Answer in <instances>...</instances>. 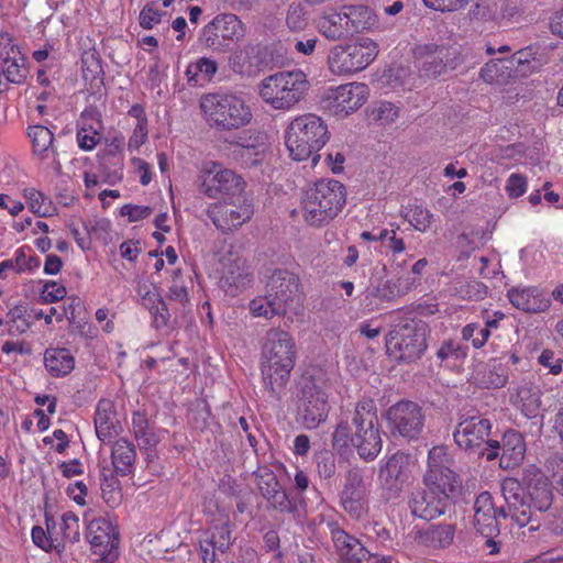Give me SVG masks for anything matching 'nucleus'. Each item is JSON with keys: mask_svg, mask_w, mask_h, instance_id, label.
Returning a JSON list of instances; mask_svg holds the SVG:
<instances>
[{"mask_svg": "<svg viewBox=\"0 0 563 563\" xmlns=\"http://www.w3.org/2000/svg\"><path fill=\"white\" fill-rule=\"evenodd\" d=\"M320 32L330 40H340L350 36V29L344 12L323 16L319 22Z\"/></svg>", "mask_w": 563, "mask_h": 563, "instance_id": "obj_32", "label": "nucleus"}, {"mask_svg": "<svg viewBox=\"0 0 563 563\" xmlns=\"http://www.w3.org/2000/svg\"><path fill=\"white\" fill-rule=\"evenodd\" d=\"M133 433L141 449H150L155 446L159 439L144 413L134 412L132 417Z\"/></svg>", "mask_w": 563, "mask_h": 563, "instance_id": "obj_34", "label": "nucleus"}, {"mask_svg": "<svg viewBox=\"0 0 563 563\" xmlns=\"http://www.w3.org/2000/svg\"><path fill=\"white\" fill-rule=\"evenodd\" d=\"M24 197L26 198L29 207L33 213L38 217L51 216L53 209L52 200L45 197L41 191H37L34 188L25 189Z\"/></svg>", "mask_w": 563, "mask_h": 563, "instance_id": "obj_39", "label": "nucleus"}, {"mask_svg": "<svg viewBox=\"0 0 563 563\" xmlns=\"http://www.w3.org/2000/svg\"><path fill=\"white\" fill-rule=\"evenodd\" d=\"M499 451H501L499 456L501 468L510 470L519 466L526 453V443L522 435L515 430L505 432Z\"/></svg>", "mask_w": 563, "mask_h": 563, "instance_id": "obj_25", "label": "nucleus"}, {"mask_svg": "<svg viewBox=\"0 0 563 563\" xmlns=\"http://www.w3.org/2000/svg\"><path fill=\"white\" fill-rule=\"evenodd\" d=\"M218 167L219 165H214L213 169L206 173L201 178L200 191L210 198H217L220 195Z\"/></svg>", "mask_w": 563, "mask_h": 563, "instance_id": "obj_49", "label": "nucleus"}, {"mask_svg": "<svg viewBox=\"0 0 563 563\" xmlns=\"http://www.w3.org/2000/svg\"><path fill=\"white\" fill-rule=\"evenodd\" d=\"M508 298L514 307L525 312L537 313L547 310L550 306L549 299L533 287L529 288H511L508 290Z\"/></svg>", "mask_w": 563, "mask_h": 563, "instance_id": "obj_26", "label": "nucleus"}, {"mask_svg": "<svg viewBox=\"0 0 563 563\" xmlns=\"http://www.w3.org/2000/svg\"><path fill=\"white\" fill-rule=\"evenodd\" d=\"M163 13L158 10L152 8L150 4H146L142 11L140 12V25L143 29L150 30L154 26V24H157L161 22Z\"/></svg>", "mask_w": 563, "mask_h": 563, "instance_id": "obj_55", "label": "nucleus"}, {"mask_svg": "<svg viewBox=\"0 0 563 563\" xmlns=\"http://www.w3.org/2000/svg\"><path fill=\"white\" fill-rule=\"evenodd\" d=\"M424 412L422 408L409 400L393 405L387 410V420L393 435H400L407 440H416L424 427Z\"/></svg>", "mask_w": 563, "mask_h": 563, "instance_id": "obj_15", "label": "nucleus"}, {"mask_svg": "<svg viewBox=\"0 0 563 563\" xmlns=\"http://www.w3.org/2000/svg\"><path fill=\"white\" fill-rule=\"evenodd\" d=\"M320 383L306 374L297 383V419L307 429H316L328 418V395Z\"/></svg>", "mask_w": 563, "mask_h": 563, "instance_id": "obj_11", "label": "nucleus"}, {"mask_svg": "<svg viewBox=\"0 0 563 563\" xmlns=\"http://www.w3.org/2000/svg\"><path fill=\"white\" fill-rule=\"evenodd\" d=\"M368 87L361 82H351L324 91L322 107L334 115L344 118L364 104Z\"/></svg>", "mask_w": 563, "mask_h": 563, "instance_id": "obj_14", "label": "nucleus"}, {"mask_svg": "<svg viewBox=\"0 0 563 563\" xmlns=\"http://www.w3.org/2000/svg\"><path fill=\"white\" fill-rule=\"evenodd\" d=\"M371 117L375 121H380L382 124H388L397 119L398 108L391 102L384 101L372 110Z\"/></svg>", "mask_w": 563, "mask_h": 563, "instance_id": "obj_48", "label": "nucleus"}, {"mask_svg": "<svg viewBox=\"0 0 563 563\" xmlns=\"http://www.w3.org/2000/svg\"><path fill=\"white\" fill-rule=\"evenodd\" d=\"M0 56L3 67L1 68L7 81L22 84L26 78L25 58L21 55L19 47L12 44L9 36H1Z\"/></svg>", "mask_w": 563, "mask_h": 563, "instance_id": "obj_23", "label": "nucleus"}, {"mask_svg": "<svg viewBox=\"0 0 563 563\" xmlns=\"http://www.w3.org/2000/svg\"><path fill=\"white\" fill-rule=\"evenodd\" d=\"M317 37H301L294 40V48L305 56L311 55L316 49Z\"/></svg>", "mask_w": 563, "mask_h": 563, "instance_id": "obj_62", "label": "nucleus"}, {"mask_svg": "<svg viewBox=\"0 0 563 563\" xmlns=\"http://www.w3.org/2000/svg\"><path fill=\"white\" fill-rule=\"evenodd\" d=\"M250 309L254 316L265 317L266 319L286 313V311L277 305L276 300H272V296H269L267 291L265 296L253 299L250 302Z\"/></svg>", "mask_w": 563, "mask_h": 563, "instance_id": "obj_36", "label": "nucleus"}, {"mask_svg": "<svg viewBox=\"0 0 563 563\" xmlns=\"http://www.w3.org/2000/svg\"><path fill=\"white\" fill-rule=\"evenodd\" d=\"M408 463V456L397 452L393 454L379 470V479L385 486L393 487L401 476L405 466Z\"/></svg>", "mask_w": 563, "mask_h": 563, "instance_id": "obj_35", "label": "nucleus"}, {"mask_svg": "<svg viewBox=\"0 0 563 563\" xmlns=\"http://www.w3.org/2000/svg\"><path fill=\"white\" fill-rule=\"evenodd\" d=\"M252 214V206L245 202L236 205L235 202L223 201L208 209L209 218L222 232H228L242 225Z\"/></svg>", "mask_w": 563, "mask_h": 563, "instance_id": "obj_19", "label": "nucleus"}, {"mask_svg": "<svg viewBox=\"0 0 563 563\" xmlns=\"http://www.w3.org/2000/svg\"><path fill=\"white\" fill-rule=\"evenodd\" d=\"M207 539L213 547H216V549H218L219 553H225L231 545V531L229 526L227 523L217 526L211 536Z\"/></svg>", "mask_w": 563, "mask_h": 563, "instance_id": "obj_46", "label": "nucleus"}, {"mask_svg": "<svg viewBox=\"0 0 563 563\" xmlns=\"http://www.w3.org/2000/svg\"><path fill=\"white\" fill-rule=\"evenodd\" d=\"M523 12V7L520 0H504L500 14L505 19H514Z\"/></svg>", "mask_w": 563, "mask_h": 563, "instance_id": "obj_61", "label": "nucleus"}, {"mask_svg": "<svg viewBox=\"0 0 563 563\" xmlns=\"http://www.w3.org/2000/svg\"><path fill=\"white\" fill-rule=\"evenodd\" d=\"M537 52L538 49L534 46H528L520 49L512 55V63L525 65L530 64L531 62H537Z\"/></svg>", "mask_w": 563, "mask_h": 563, "instance_id": "obj_63", "label": "nucleus"}, {"mask_svg": "<svg viewBox=\"0 0 563 563\" xmlns=\"http://www.w3.org/2000/svg\"><path fill=\"white\" fill-rule=\"evenodd\" d=\"M378 239L394 253H400L405 250V243L402 238H398L396 230L394 229L382 230L378 234Z\"/></svg>", "mask_w": 563, "mask_h": 563, "instance_id": "obj_50", "label": "nucleus"}, {"mask_svg": "<svg viewBox=\"0 0 563 563\" xmlns=\"http://www.w3.org/2000/svg\"><path fill=\"white\" fill-rule=\"evenodd\" d=\"M377 54V45L368 38L355 43L340 44L330 49L328 66L334 75H352L365 69Z\"/></svg>", "mask_w": 563, "mask_h": 563, "instance_id": "obj_12", "label": "nucleus"}, {"mask_svg": "<svg viewBox=\"0 0 563 563\" xmlns=\"http://www.w3.org/2000/svg\"><path fill=\"white\" fill-rule=\"evenodd\" d=\"M413 228L420 232H426L433 219V214L420 206L411 208L406 216Z\"/></svg>", "mask_w": 563, "mask_h": 563, "instance_id": "obj_45", "label": "nucleus"}, {"mask_svg": "<svg viewBox=\"0 0 563 563\" xmlns=\"http://www.w3.org/2000/svg\"><path fill=\"white\" fill-rule=\"evenodd\" d=\"M318 473L323 478H330L335 472V460L330 452L320 453L317 456Z\"/></svg>", "mask_w": 563, "mask_h": 563, "instance_id": "obj_52", "label": "nucleus"}, {"mask_svg": "<svg viewBox=\"0 0 563 563\" xmlns=\"http://www.w3.org/2000/svg\"><path fill=\"white\" fill-rule=\"evenodd\" d=\"M117 423L118 420L112 401L101 399L95 413V428L98 439L102 442L110 441L117 433Z\"/></svg>", "mask_w": 563, "mask_h": 563, "instance_id": "obj_27", "label": "nucleus"}, {"mask_svg": "<svg viewBox=\"0 0 563 563\" xmlns=\"http://www.w3.org/2000/svg\"><path fill=\"white\" fill-rule=\"evenodd\" d=\"M265 135L261 134L257 136L258 143L243 145L242 157L245 159L244 163L249 167L260 166L263 163L267 144L265 142Z\"/></svg>", "mask_w": 563, "mask_h": 563, "instance_id": "obj_40", "label": "nucleus"}, {"mask_svg": "<svg viewBox=\"0 0 563 563\" xmlns=\"http://www.w3.org/2000/svg\"><path fill=\"white\" fill-rule=\"evenodd\" d=\"M365 470L351 465L345 474V483L341 493V505L354 518H360L366 504L367 488Z\"/></svg>", "mask_w": 563, "mask_h": 563, "instance_id": "obj_16", "label": "nucleus"}, {"mask_svg": "<svg viewBox=\"0 0 563 563\" xmlns=\"http://www.w3.org/2000/svg\"><path fill=\"white\" fill-rule=\"evenodd\" d=\"M245 35L242 21L234 14H218L202 30L201 42L209 48L227 51L232 43L241 41Z\"/></svg>", "mask_w": 563, "mask_h": 563, "instance_id": "obj_13", "label": "nucleus"}, {"mask_svg": "<svg viewBox=\"0 0 563 563\" xmlns=\"http://www.w3.org/2000/svg\"><path fill=\"white\" fill-rule=\"evenodd\" d=\"M267 501L274 509L282 512L292 514L295 517L298 516V507L296 503L289 499L287 493L283 488L273 494L271 499H267Z\"/></svg>", "mask_w": 563, "mask_h": 563, "instance_id": "obj_47", "label": "nucleus"}, {"mask_svg": "<svg viewBox=\"0 0 563 563\" xmlns=\"http://www.w3.org/2000/svg\"><path fill=\"white\" fill-rule=\"evenodd\" d=\"M286 24L288 29L294 32H299L307 27L308 15L305 8L300 3H291L288 7Z\"/></svg>", "mask_w": 563, "mask_h": 563, "instance_id": "obj_42", "label": "nucleus"}, {"mask_svg": "<svg viewBox=\"0 0 563 563\" xmlns=\"http://www.w3.org/2000/svg\"><path fill=\"white\" fill-rule=\"evenodd\" d=\"M66 288L56 282H47L42 291V298L45 302H55L66 296Z\"/></svg>", "mask_w": 563, "mask_h": 563, "instance_id": "obj_54", "label": "nucleus"}, {"mask_svg": "<svg viewBox=\"0 0 563 563\" xmlns=\"http://www.w3.org/2000/svg\"><path fill=\"white\" fill-rule=\"evenodd\" d=\"M152 211L153 209L151 207L129 203L121 208L120 214L128 217L130 222H136L147 218Z\"/></svg>", "mask_w": 563, "mask_h": 563, "instance_id": "obj_51", "label": "nucleus"}, {"mask_svg": "<svg viewBox=\"0 0 563 563\" xmlns=\"http://www.w3.org/2000/svg\"><path fill=\"white\" fill-rule=\"evenodd\" d=\"M256 477L258 489L266 500L271 499V496L282 488L275 474L267 468L260 470Z\"/></svg>", "mask_w": 563, "mask_h": 563, "instance_id": "obj_43", "label": "nucleus"}, {"mask_svg": "<svg viewBox=\"0 0 563 563\" xmlns=\"http://www.w3.org/2000/svg\"><path fill=\"white\" fill-rule=\"evenodd\" d=\"M15 262H16V273H22L25 271L32 272L35 268L40 267V265H41L38 257H36V256L26 257V254L23 249H19L16 251Z\"/></svg>", "mask_w": 563, "mask_h": 563, "instance_id": "obj_56", "label": "nucleus"}, {"mask_svg": "<svg viewBox=\"0 0 563 563\" xmlns=\"http://www.w3.org/2000/svg\"><path fill=\"white\" fill-rule=\"evenodd\" d=\"M151 313L153 316V322L156 329H163L168 327L170 314L164 300L161 303L156 305L154 310L151 311Z\"/></svg>", "mask_w": 563, "mask_h": 563, "instance_id": "obj_58", "label": "nucleus"}, {"mask_svg": "<svg viewBox=\"0 0 563 563\" xmlns=\"http://www.w3.org/2000/svg\"><path fill=\"white\" fill-rule=\"evenodd\" d=\"M501 494L512 514V520L520 527L531 525L530 530H538L549 517H556L552 510L553 492L548 478L534 474L527 487L514 477L501 482Z\"/></svg>", "mask_w": 563, "mask_h": 563, "instance_id": "obj_2", "label": "nucleus"}, {"mask_svg": "<svg viewBox=\"0 0 563 563\" xmlns=\"http://www.w3.org/2000/svg\"><path fill=\"white\" fill-rule=\"evenodd\" d=\"M454 534V525H431L427 529L417 531L415 539L429 548L445 549L452 543Z\"/></svg>", "mask_w": 563, "mask_h": 563, "instance_id": "obj_28", "label": "nucleus"}, {"mask_svg": "<svg viewBox=\"0 0 563 563\" xmlns=\"http://www.w3.org/2000/svg\"><path fill=\"white\" fill-rule=\"evenodd\" d=\"M219 172V185L220 195L224 196H235L242 192L244 188V181L242 178L236 175L231 169H222L220 166L218 167Z\"/></svg>", "mask_w": 563, "mask_h": 563, "instance_id": "obj_37", "label": "nucleus"}, {"mask_svg": "<svg viewBox=\"0 0 563 563\" xmlns=\"http://www.w3.org/2000/svg\"><path fill=\"white\" fill-rule=\"evenodd\" d=\"M492 423L475 410H467L460 415V421L453 433L457 446L468 454L486 457L493 461L499 456L500 443L488 440Z\"/></svg>", "mask_w": 563, "mask_h": 563, "instance_id": "obj_8", "label": "nucleus"}, {"mask_svg": "<svg viewBox=\"0 0 563 563\" xmlns=\"http://www.w3.org/2000/svg\"><path fill=\"white\" fill-rule=\"evenodd\" d=\"M310 85L301 70L278 71L264 78L258 95L275 110H288L305 98Z\"/></svg>", "mask_w": 563, "mask_h": 563, "instance_id": "obj_9", "label": "nucleus"}, {"mask_svg": "<svg viewBox=\"0 0 563 563\" xmlns=\"http://www.w3.org/2000/svg\"><path fill=\"white\" fill-rule=\"evenodd\" d=\"M81 73L91 92H98L103 86L104 73L96 49L85 51L81 55Z\"/></svg>", "mask_w": 563, "mask_h": 563, "instance_id": "obj_29", "label": "nucleus"}, {"mask_svg": "<svg viewBox=\"0 0 563 563\" xmlns=\"http://www.w3.org/2000/svg\"><path fill=\"white\" fill-rule=\"evenodd\" d=\"M346 189L335 179H320L306 190L301 205L305 221L313 227L328 224L343 210Z\"/></svg>", "mask_w": 563, "mask_h": 563, "instance_id": "obj_5", "label": "nucleus"}, {"mask_svg": "<svg viewBox=\"0 0 563 563\" xmlns=\"http://www.w3.org/2000/svg\"><path fill=\"white\" fill-rule=\"evenodd\" d=\"M135 456L136 452L133 443L124 438L117 440L111 451V459L115 473L121 476L131 474Z\"/></svg>", "mask_w": 563, "mask_h": 563, "instance_id": "obj_30", "label": "nucleus"}, {"mask_svg": "<svg viewBox=\"0 0 563 563\" xmlns=\"http://www.w3.org/2000/svg\"><path fill=\"white\" fill-rule=\"evenodd\" d=\"M539 363L544 367H548L551 374H559L562 369L561 360L555 358L554 353L551 350H544L539 356Z\"/></svg>", "mask_w": 563, "mask_h": 563, "instance_id": "obj_60", "label": "nucleus"}, {"mask_svg": "<svg viewBox=\"0 0 563 563\" xmlns=\"http://www.w3.org/2000/svg\"><path fill=\"white\" fill-rule=\"evenodd\" d=\"M376 407L372 399L356 404L352 422L341 420L332 433V448L340 454L356 449L361 459L374 461L382 450V438L376 427Z\"/></svg>", "mask_w": 563, "mask_h": 563, "instance_id": "obj_3", "label": "nucleus"}, {"mask_svg": "<svg viewBox=\"0 0 563 563\" xmlns=\"http://www.w3.org/2000/svg\"><path fill=\"white\" fill-rule=\"evenodd\" d=\"M266 291L285 311L300 298V282L298 276L283 268H276L268 276Z\"/></svg>", "mask_w": 563, "mask_h": 563, "instance_id": "obj_17", "label": "nucleus"}, {"mask_svg": "<svg viewBox=\"0 0 563 563\" xmlns=\"http://www.w3.org/2000/svg\"><path fill=\"white\" fill-rule=\"evenodd\" d=\"M296 362V344L291 335L280 329L266 332L262 346L261 371L265 391L279 400Z\"/></svg>", "mask_w": 563, "mask_h": 563, "instance_id": "obj_4", "label": "nucleus"}, {"mask_svg": "<svg viewBox=\"0 0 563 563\" xmlns=\"http://www.w3.org/2000/svg\"><path fill=\"white\" fill-rule=\"evenodd\" d=\"M199 75L209 80L218 70L217 63L212 59L202 57L196 62Z\"/></svg>", "mask_w": 563, "mask_h": 563, "instance_id": "obj_64", "label": "nucleus"}, {"mask_svg": "<svg viewBox=\"0 0 563 563\" xmlns=\"http://www.w3.org/2000/svg\"><path fill=\"white\" fill-rule=\"evenodd\" d=\"M87 538L95 554L110 561L118 556L119 537L110 521L93 519L87 527Z\"/></svg>", "mask_w": 563, "mask_h": 563, "instance_id": "obj_18", "label": "nucleus"}, {"mask_svg": "<svg viewBox=\"0 0 563 563\" xmlns=\"http://www.w3.org/2000/svg\"><path fill=\"white\" fill-rule=\"evenodd\" d=\"M44 363L47 371L56 377L69 374L75 366V360L67 349H47Z\"/></svg>", "mask_w": 563, "mask_h": 563, "instance_id": "obj_31", "label": "nucleus"}, {"mask_svg": "<svg viewBox=\"0 0 563 563\" xmlns=\"http://www.w3.org/2000/svg\"><path fill=\"white\" fill-rule=\"evenodd\" d=\"M416 56L422 59L419 67L421 76L435 78L444 73L450 65L451 52L444 46L428 44L418 46L415 52Z\"/></svg>", "mask_w": 563, "mask_h": 563, "instance_id": "obj_22", "label": "nucleus"}, {"mask_svg": "<svg viewBox=\"0 0 563 563\" xmlns=\"http://www.w3.org/2000/svg\"><path fill=\"white\" fill-rule=\"evenodd\" d=\"M518 397L525 416L528 418L536 417L541 404L539 390H533L530 387H521L518 390Z\"/></svg>", "mask_w": 563, "mask_h": 563, "instance_id": "obj_41", "label": "nucleus"}, {"mask_svg": "<svg viewBox=\"0 0 563 563\" xmlns=\"http://www.w3.org/2000/svg\"><path fill=\"white\" fill-rule=\"evenodd\" d=\"M96 130L88 131L81 128L77 133V141L80 148L91 151L98 144L99 139Z\"/></svg>", "mask_w": 563, "mask_h": 563, "instance_id": "obj_57", "label": "nucleus"}, {"mask_svg": "<svg viewBox=\"0 0 563 563\" xmlns=\"http://www.w3.org/2000/svg\"><path fill=\"white\" fill-rule=\"evenodd\" d=\"M332 540L342 563H366L369 560V552L353 536L344 530L335 528L332 530Z\"/></svg>", "mask_w": 563, "mask_h": 563, "instance_id": "obj_24", "label": "nucleus"}, {"mask_svg": "<svg viewBox=\"0 0 563 563\" xmlns=\"http://www.w3.org/2000/svg\"><path fill=\"white\" fill-rule=\"evenodd\" d=\"M200 107L208 121L223 131L245 126L252 119L250 107L235 95H206L200 101Z\"/></svg>", "mask_w": 563, "mask_h": 563, "instance_id": "obj_10", "label": "nucleus"}, {"mask_svg": "<svg viewBox=\"0 0 563 563\" xmlns=\"http://www.w3.org/2000/svg\"><path fill=\"white\" fill-rule=\"evenodd\" d=\"M210 417L209 405L205 400H198L190 410L188 419L195 429L205 430L209 427Z\"/></svg>", "mask_w": 563, "mask_h": 563, "instance_id": "obj_44", "label": "nucleus"}, {"mask_svg": "<svg viewBox=\"0 0 563 563\" xmlns=\"http://www.w3.org/2000/svg\"><path fill=\"white\" fill-rule=\"evenodd\" d=\"M474 527L487 542L499 533L497 508L488 492L481 493L474 503Z\"/></svg>", "mask_w": 563, "mask_h": 563, "instance_id": "obj_21", "label": "nucleus"}, {"mask_svg": "<svg viewBox=\"0 0 563 563\" xmlns=\"http://www.w3.org/2000/svg\"><path fill=\"white\" fill-rule=\"evenodd\" d=\"M252 280L251 266L246 260L239 256H230L225 260L220 286L227 294L235 296L239 291L250 287Z\"/></svg>", "mask_w": 563, "mask_h": 563, "instance_id": "obj_20", "label": "nucleus"}, {"mask_svg": "<svg viewBox=\"0 0 563 563\" xmlns=\"http://www.w3.org/2000/svg\"><path fill=\"white\" fill-rule=\"evenodd\" d=\"M428 324L417 318H402L391 324L385 336L389 356L400 362L411 363L419 360L428 347Z\"/></svg>", "mask_w": 563, "mask_h": 563, "instance_id": "obj_7", "label": "nucleus"}, {"mask_svg": "<svg viewBox=\"0 0 563 563\" xmlns=\"http://www.w3.org/2000/svg\"><path fill=\"white\" fill-rule=\"evenodd\" d=\"M463 291L467 298L473 300H481L486 297L487 287L482 282L472 280L464 286Z\"/></svg>", "mask_w": 563, "mask_h": 563, "instance_id": "obj_59", "label": "nucleus"}, {"mask_svg": "<svg viewBox=\"0 0 563 563\" xmlns=\"http://www.w3.org/2000/svg\"><path fill=\"white\" fill-rule=\"evenodd\" d=\"M453 467L454 460L446 446L435 445L429 450L423 474L424 488L413 490L408 499V507L415 517L430 521L444 515L451 507L450 495L459 481Z\"/></svg>", "mask_w": 563, "mask_h": 563, "instance_id": "obj_1", "label": "nucleus"}, {"mask_svg": "<svg viewBox=\"0 0 563 563\" xmlns=\"http://www.w3.org/2000/svg\"><path fill=\"white\" fill-rule=\"evenodd\" d=\"M527 190V178L520 174H511L507 180L506 191L510 198H518Z\"/></svg>", "mask_w": 563, "mask_h": 563, "instance_id": "obj_53", "label": "nucleus"}, {"mask_svg": "<svg viewBox=\"0 0 563 563\" xmlns=\"http://www.w3.org/2000/svg\"><path fill=\"white\" fill-rule=\"evenodd\" d=\"M29 136L32 140L34 153L43 154L52 148L54 134L44 125H33L29 128Z\"/></svg>", "mask_w": 563, "mask_h": 563, "instance_id": "obj_38", "label": "nucleus"}, {"mask_svg": "<svg viewBox=\"0 0 563 563\" xmlns=\"http://www.w3.org/2000/svg\"><path fill=\"white\" fill-rule=\"evenodd\" d=\"M329 131L323 120L314 114L300 115L291 121L286 132V146L296 161L312 157L316 165L318 152L329 141Z\"/></svg>", "mask_w": 563, "mask_h": 563, "instance_id": "obj_6", "label": "nucleus"}, {"mask_svg": "<svg viewBox=\"0 0 563 563\" xmlns=\"http://www.w3.org/2000/svg\"><path fill=\"white\" fill-rule=\"evenodd\" d=\"M351 35L369 29L375 20L373 12L364 5H350L344 8Z\"/></svg>", "mask_w": 563, "mask_h": 563, "instance_id": "obj_33", "label": "nucleus"}]
</instances>
